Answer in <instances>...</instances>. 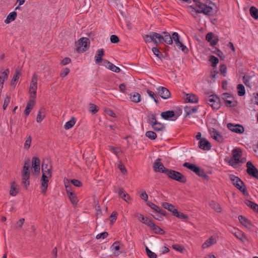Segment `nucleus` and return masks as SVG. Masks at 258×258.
Here are the masks:
<instances>
[{
	"label": "nucleus",
	"instance_id": "obj_1",
	"mask_svg": "<svg viewBox=\"0 0 258 258\" xmlns=\"http://www.w3.org/2000/svg\"><path fill=\"white\" fill-rule=\"evenodd\" d=\"M188 9H191V11L196 13H203L206 15H212L214 11L217 12L218 8L212 1L207 0L206 3L199 2L198 4L197 9L196 10L192 6L187 7Z\"/></svg>",
	"mask_w": 258,
	"mask_h": 258
},
{
	"label": "nucleus",
	"instance_id": "obj_2",
	"mask_svg": "<svg viewBox=\"0 0 258 258\" xmlns=\"http://www.w3.org/2000/svg\"><path fill=\"white\" fill-rule=\"evenodd\" d=\"M30 160L29 158L25 159L24 165L22 171V183L27 188L29 185L30 171L29 170Z\"/></svg>",
	"mask_w": 258,
	"mask_h": 258
},
{
	"label": "nucleus",
	"instance_id": "obj_3",
	"mask_svg": "<svg viewBox=\"0 0 258 258\" xmlns=\"http://www.w3.org/2000/svg\"><path fill=\"white\" fill-rule=\"evenodd\" d=\"M76 50L79 53L87 51L90 46V40L87 37H82L75 43Z\"/></svg>",
	"mask_w": 258,
	"mask_h": 258
},
{
	"label": "nucleus",
	"instance_id": "obj_4",
	"mask_svg": "<svg viewBox=\"0 0 258 258\" xmlns=\"http://www.w3.org/2000/svg\"><path fill=\"white\" fill-rule=\"evenodd\" d=\"M165 174H166L169 178L179 182L184 183L187 181L186 178L185 176L182 175L181 173L175 170L171 169L166 170L165 171Z\"/></svg>",
	"mask_w": 258,
	"mask_h": 258
},
{
	"label": "nucleus",
	"instance_id": "obj_5",
	"mask_svg": "<svg viewBox=\"0 0 258 258\" xmlns=\"http://www.w3.org/2000/svg\"><path fill=\"white\" fill-rule=\"evenodd\" d=\"M230 180L232 181L233 184L239 190H240L244 195L247 194V189L245 187L244 182L240 179V178L237 177L233 174L230 175L229 176Z\"/></svg>",
	"mask_w": 258,
	"mask_h": 258
},
{
	"label": "nucleus",
	"instance_id": "obj_6",
	"mask_svg": "<svg viewBox=\"0 0 258 258\" xmlns=\"http://www.w3.org/2000/svg\"><path fill=\"white\" fill-rule=\"evenodd\" d=\"M206 101L214 109L217 110L220 107V100L216 95H211L208 97Z\"/></svg>",
	"mask_w": 258,
	"mask_h": 258
},
{
	"label": "nucleus",
	"instance_id": "obj_7",
	"mask_svg": "<svg viewBox=\"0 0 258 258\" xmlns=\"http://www.w3.org/2000/svg\"><path fill=\"white\" fill-rule=\"evenodd\" d=\"M52 176V173H42L41 179L42 192L45 194L48 187V182Z\"/></svg>",
	"mask_w": 258,
	"mask_h": 258
},
{
	"label": "nucleus",
	"instance_id": "obj_8",
	"mask_svg": "<svg viewBox=\"0 0 258 258\" xmlns=\"http://www.w3.org/2000/svg\"><path fill=\"white\" fill-rule=\"evenodd\" d=\"M222 98L227 107H234L236 105L237 102L234 100L233 97L228 93L222 94Z\"/></svg>",
	"mask_w": 258,
	"mask_h": 258
},
{
	"label": "nucleus",
	"instance_id": "obj_9",
	"mask_svg": "<svg viewBox=\"0 0 258 258\" xmlns=\"http://www.w3.org/2000/svg\"><path fill=\"white\" fill-rule=\"evenodd\" d=\"M233 159H231L229 163L230 165L234 166L239 163V157L242 156V151L239 148H235L232 150Z\"/></svg>",
	"mask_w": 258,
	"mask_h": 258
},
{
	"label": "nucleus",
	"instance_id": "obj_10",
	"mask_svg": "<svg viewBox=\"0 0 258 258\" xmlns=\"http://www.w3.org/2000/svg\"><path fill=\"white\" fill-rule=\"evenodd\" d=\"M172 38L178 48H181V51L184 53L188 52L189 50L187 47L183 45L182 41L179 40L178 33H172Z\"/></svg>",
	"mask_w": 258,
	"mask_h": 258
},
{
	"label": "nucleus",
	"instance_id": "obj_11",
	"mask_svg": "<svg viewBox=\"0 0 258 258\" xmlns=\"http://www.w3.org/2000/svg\"><path fill=\"white\" fill-rule=\"evenodd\" d=\"M227 128L232 132L238 134H242L244 132V128L243 125L239 124H234L228 123L227 125Z\"/></svg>",
	"mask_w": 258,
	"mask_h": 258
},
{
	"label": "nucleus",
	"instance_id": "obj_12",
	"mask_svg": "<svg viewBox=\"0 0 258 258\" xmlns=\"http://www.w3.org/2000/svg\"><path fill=\"white\" fill-rule=\"evenodd\" d=\"M246 167L247 174L258 179V170L250 161L246 163Z\"/></svg>",
	"mask_w": 258,
	"mask_h": 258
},
{
	"label": "nucleus",
	"instance_id": "obj_13",
	"mask_svg": "<svg viewBox=\"0 0 258 258\" xmlns=\"http://www.w3.org/2000/svg\"><path fill=\"white\" fill-rule=\"evenodd\" d=\"M155 34H157V36H156L158 44L160 43H162L165 42L168 44H172L173 43V38L171 35L169 34L168 35H165L164 36L161 35L160 33H155Z\"/></svg>",
	"mask_w": 258,
	"mask_h": 258
},
{
	"label": "nucleus",
	"instance_id": "obj_14",
	"mask_svg": "<svg viewBox=\"0 0 258 258\" xmlns=\"http://www.w3.org/2000/svg\"><path fill=\"white\" fill-rule=\"evenodd\" d=\"M153 168L155 172L163 173L165 174V171L168 169L166 168L161 163V159L158 158L156 159L153 165Z\"/></svg>",
	"mask_w": 258,
	"mask_h": 258
},
{
	"label": "nucleus",
	"instance_id": "obj_15",
	"mask_svg": "<svg viewBox=\"0 0 258 258\" xmlns=\"http://www.w3.org/2000/svg\"><path fill=\"white\" fill-rule=\"evenodd\" d=\"M158 94L164 99H167L170 97V92L168 89L164 87H159L158 89Z\"/></svg>",
	"mask_w": 258,
	"mask_h": 258
},
{
	"label": "nucleus",
	"instance_id": "obj_16",
	"mask_svg": "<svg viewBox=\"0 0 258 258\" xmlns=\"http://www.w3.org/2000/svg\"><path fill=\"white\" fill-rule=\"evenodd\" d=\"M157 34H155V33H153V35H145L143 36L145 41L146 43H150L152 41L154 42V43L156 45H158V39L156 37L157 36Z\"/></svg>",
	"mask_w": 258,
	"mask_h": 258
},
{
	"label": "nucleus",
	"instance_id": "obj_17",
	"mask_svg": "<svg viewBox=\"0 0 258 258\" xmlns=\"http://www.w3.org/2000/svg\"><path fill=\"white\" fill-rule=\"evenodd\" d=\"M199 147L204 150H209L211 148V143L205 138H202L199 142Z\"/></svg>",
	"mask_w": 258,
	"mask_h": 258
},
{
	"label": "nucleus",
	"instance_id": "obj_18",
	"mask_svg": "<svg viewBox=\"0 0 258 258\" xmlns=\"http://www.w3.org/2000/svg\"><path fill=\"white\" fill-rule=\"evenodd\" d=\"M40 161L37 157H34L32 160V166L35 173H39L40 172Z\"/></svg>",
	"mask_w": 258,
	"mask_h": 258
},
{
	"label": "nucleus",
	"instance_id": "obj_19",
	"mask_svg": "<svg viewBox=\"0 0 258 258\" xmlns=\"http://www.w3.org/2000/svg\"><path fill=\"white\" fill-rule=\"evenodd\" d=\"M206 39L210 42L211 46L216 45L218 41V37L214 35L213 33H207Z\"/></svg>",
	"mask_w": 258,
	"mask_h": 258
},
{
	"label": "nucleus",
	"instance_id": "obj_20",
	"mask_svg": "<svg viewBox=\"0 0 258 258\" xmlns=\"http://www.w3.org/2000/svg\"><path fill=\"white\" fill-rule=\"evenodd\" d=\"M210 134L214 139L219 143L223 142V138L220 133L215 128H213L210 130Z\"/></svg>",
	"mask_w": 258,
	"mask_h": 258
},
{
	"label": "nucleus",
	"instance_id": "obj_21",
	"mask_svg": "<svg viewBox=\"0 0 258 258\" xmlns=\"http://www.w3.org/2000/svg\"><path fill=\"white\" fill-rule=\"evenodd\" d=\"M42 173H52V166L50 162L47 161H43L41 166Z\"/></svg>",
	"mask_w": 258,
	"mask_h": 258
},
{
	"label": "nucleus",
	"instance_id": "obj_22",
	"mask_svg": "<svg viewBox=\"0 0 258 258\" xmlns=\"http://www.w3.org/2000/svg\"><path fill=\"white\" fill-rule=\"evenodd\" d=\"M135 216L137 218H138L141 222L146 224L148 227L151 224L152 222V220L147 217H144V215L141 214L137 213Z\"/></svg>",
	"mask_w": 258,
	"mask_h": 258
},
{
	"label": "nucleus",
	"instance_id": "obj_23",
	"mask_svg": "<svg viewBox=\"0 0 258 258\" xmlns=\"http://www.w3.org/2000/svg\"><path fill=\"white\" fill-rule=\"evenodd\" d=\"M103 62L104 64H106V67L109 69L110 70L112 71V72H115V73H119L120 71V69L115 66L114 64L110 62L107 60H103Z\"/></svg>",
	"mask_w": 258,
	"mask_h": 258
},
{
	"label": "nucleus",
	"instance_id": "obj_24",
	"mask_svg": "<svg viewBox=\"0 0 258 258\" xmlns=\"http://www.w3.org/2000/svg\"><path fill=\"white\" fill-rule=\"evenodd\" d=\"M118 193L119 196L126 202L129 203L131 201L130 196L128 194L125 192L123 188H119Z\"/></svg>",
	"mask_w": 258,
	"mask_h": 258
},
{
	"label": "nucleus",
	"instance_id": "obj_25",
	"mask_svg": "<svg viewBox=\"0 0 258 258\" xmlns=\"http://www.w3.org/2000/svg\"><path fill=\"white\" fill-rule=\"evenodd\" d=\"M35 104V100L33 99L29 100V102L27 103L25 110L24 111V113L26 116L29 115L30 112L32 109L33 106Z\"/></svg>",
	"mask_w": 258,
	"mask_h": 258
},
{
	"label": "nucleus",
	"instance_id": "obj_26",
	"mask_svg": "<svg viewBox=\"0 0 258 258\" xmlns=\"http://www.w3.org/2000/svg\"><path fill=\"white\" fill-rule=\"evenodd\" d=\"M104 55V50L103 49H99L97 51V54L95 56V62L97 64H99L102 60V57Z\"/></svg>",
	"mask_w": 258,
	"mask_h": 258
},
{
	"label": "nucleus",
	"instance_id": "obj_27",
	"mask_svg": "<svg viewBox=\"0 0 258 258\" xmlns=\"http://www.w3.org/2000/svg\"><path fill=\"white\" fill-rule=\"evenodd\" d=\"M162 206L165 209L168 210L169 211L171 212L173 215L174 216L175 214V211H177V210L175 208L174 206L172 205L171 204H169L168 203L164 202L162 204Z\"/></svg>",
	"mask_w": 258,
	"mask_h": 258
},
{
	"label": "nucleus",
	"instance_id": "obj_28",
	"mask_svg": "<svg viewBox=\"0 0 258 258\" xmlns=\"http://www.w3.org/2000/svg\"><path fill=\"white\" fill-rule=\"evenodd\" d=\"M155 233L159 234H163L164 231L160 228L159 226L156 225L153 222L149 226Z\"/></svg>",
	"mask_w": 258,
	"mask_h": 258
},
{
	"label": "nucleus",
	"instance_id": "obj_29",
	"mask_svg": "<svg viewBox=\"0 0 258 258\" xmlns=\"http://www.w3.org/2000/svg\"><path fill=\"white\" fill-rule=\"evenodd\" d=\"M130 99L133 102L138 103L141 100V96L139 93L134 92L130 94Z\"/></svg>",
	"mask_w": 258,
	"mask_h": 258
},
{
	"label": "nucleus",
	"instance_id": "obj_30",
	"mask_svg": "<svg viewBox=\"0 0 258 258\" xmlns=\"http://www.w3.org/2000/svg\"><path fill=\"white\" fill-rule=\"evenodd\" d=\"M175 115L174 111L172 110H168L165 112H162L161 113V116L164 119H168L169 118L174 117Z\"/></svg>",
	"mask_w": 258,
	"mask_h": 258
},
{
	"label": "nucleus",
	"instance_id": "obj_31",
	"mask_svg": "<svg viewBox=\"0 0 258 258\" xmlns=\"http://www.w3.org/2000/svg\"><path fill=\"white\" fill-rule=\"evenodd\" d=\"M216 242L215 239L213 236L210 237L203 244L202 247L203 249L206 248L213 245Z\"/></svg>",
	"mask_w": 258,
	"mask_h": 258
},
{
	"label": "nucleus",
	"instance_id": "obj_32",
	"mask_svg": "<svg viewBox=\"0 0 258 258\" xmlns=\"http://www.w3.org/2000/svg\"><path fill=\"white\" fill-rule=\"evenodd\" d=\"M151 126L156 132H163L165 129V125L159 122H157L154 125H151Z\"/></svg>",
	"mask_w": 258,
	"mask_h": 258
},
{
	"label": "nucleus",
	"instance_id": "obj_33",
	"mask_svg": "<svg viewBox=\"0 0 258 258\" xmlns=\"http://www.w3.org/2000/svg\"><path fill=\"white\" fill-rule=\"evenodd\" d=\"M21 75L20 72L17 70H16L15 74L14 75L12 81L11 82V85L13 86L14 88L15 87L16 85L19 80V77Z\"/></svg>",
	"mask_w": 258,
	"mask_h": 258
},
{
	"label": "nucleus",
	"instance_id": "obj_34",
	"mask_svg": "<svg viewBox=\"0 0 258 258\" xmlns=\"http://www.w3.org/2000/svg\"><path fill=\"white\" fill-rule=\"evenodd\" d=\"M238 219L240 222L245 227H249L251 225L250 222L243 216H239Z\"/></svg>",
	"mask_w": 258,
	"mask_h": 258
},
{
	"label": "nucleus",
	"instance_id": "obj_35",
	"mask_svg": "<svg viewBox=\"0 0 258 258\" xmlns=\"http://www.w3.org/2000/svg\"><path fill=\"white\" fill-rule=\"evenodd\" d=\"M183 166L184 167H186V168H188V169L190 170L191 171H193L194 172H196V171H198V168L199 167L197 166L196 165H195L192 163H190L189 162H185L183 164Z\"/></svg>",
	"mask_w": 258,
	"mask_h": 258
},
{
	"label": "nucleus",
	"instance_id": "obj_36",
	"mask_svg": "<svg viewBox=\"0 0 258 258\" xmlns=\"http://www.w3.org/2000/svg\"><path fill=\"white\" fill-rule=\"evenodd\" d=\"M209 205L212 208H213L216 212H219V213L221 212L222 208L219 204L216 203L214 201H211L210 202Z\"/></svg>",
	"mask_w": 258,
	"mask_h": 258
},
{
	"label": "nucleus",
	"instance_id": "obj_37",
	"mask_svg": "<svg viewBox=\"0 0 258 258\" xmlns=\"http://www.w3.org/2000/svg\"><path fill=\"white\" fill-rule=\"evenodd\" d=\"M186 99L188 102L190 103H197L198 102V97L192 94H188L186 95Z\"/></svg>",
	"mask_w": 258,
	"mask_h": 258
},
{
	"label": "nucleus",
	"instance_id": "obj_38",
	"mask_svg": "<svg viewBox=\"0 0 258 258\" xmlns=\"http://www.w3.org/2000/svg\"><path fill=\"white\" fill-rule=\"evenodd\" d=\"M18 192V189L17 188L16 183L13 181L11 184V187L10 190V194L12 196H15Z\"/></svg>",
	"mask_w": 258,
	"mask_h": 258
},
{
	"label": "nucleus",
	"instance_id": "obj_39",
	"mask_svg": "<svg viewBox=\"0 0 258 258\" xmlns=\"http://www.w3.org/2000/svg\"><path fill=\"white\" fill-rule=\"evenodd\" d=\"M16 17L17 13L16 12H11L8 15L6 20H5V22L6 23H9L11 21L15 20Z\"/></svg>",
	"mask_w": 258,
	"mask_h": 258
},
{
	"label": "nucleus",
	"instance_id": "obj_40",
	"mask_svg": "<svg viewBox=\"0 0 258 258\" xmlns=\"http://www.w3.org/2000/svg\"><path fill=\"white\" fill-rule=\"evenodd\" d=\"M198 171H196V172H195L197 175L205 179L208 180V176L203 169L198 167Z\"/></svg>",
	"mask_w": 258,
	"mask_h": 258
},
{
	"label": "nucleus",
	"instance_id": "obj_41",
	"mask_svg": "<svg viewBox=\"0 0 258 258\" xmlns=\"http://www.w3.org/2000/svg\"><path fill=\"white\" fill-rule=\"evenodd\" d=\"M184 109L187 115H190V114L196 112L197 111V108L196 107L186 106L184 107Z\"/></svg>",
	"mask_w": 258,
	"mask_h": 258
},
{
	"label": "nucleus",
	"instance_id": "obj_42",
	"mask_svg": "<svg viewBox=\"0 0 258 258\" xmlns=\"http://www.w3.org/2000/svg\"><path fill=\"white\" fill-rule=\"evenodd\" d=\"M249 13L252 17L255 19H258V10L255 7L253 6L250 7Z\"/></svg>",
	"mask_w": 258,
	"mask_h": 258
},
{
	"label": "nucleus",
	"instance_id": "obj_43",
	"mask_svg": "<svg viewBox=\"0 0 258 258\" xmlns=\"http://www.w3.org/2000/svg\"><path fill=\"white\" fill-rule=\"evenodd\" d=\"M245 204L249 207H250L251 209L253 210V211L255 212L256 209L258 208V205L253 203V202L249 200H246L245 202Z\"/></svg>",
	"mask_w": 258,
	"mask_h": 258
},
{
	"label": "nucleus",
	"instance_id": "obj_44",
	"mask_svg": "<svg viewBox=\"0 0 258 258\" xmlns=\"http://www.w3.org/2000/svg\"><path fill=\"white\" fill-rule=\"evenodd\" d=\"M75 122H76L75 118L74 117H73L72 118V119H71L69 121H67L66 123V124L64 126V128L66 130H69V129L72 128L75 125Z\"/></svg>",
	"mask_w": 258,
	"mask_h": 258
},
{
	"label": "nucleus",
	"instance_id": "obj_45",
	"mask_svg": "<svg viewBox=\"0 0 258 258\" xmlns=\"http://www.w3.org/2000/svg\"><path fill=\"white\" fill-rule=\"evenodd\" d=\"M37 89V87H30L29 93L30 94V99H33L35 100V98L36 95Z\"/></svg>",
	"mask_w": 258,
	"mask_h": 258
},
{
	"label": "nucleus",
	"instance_id": "obj_46",
	"mask_svg": "<svg viewBox=\"0 0 258 258\" xmlns=\"http://www.w3.org/2000/svg\"><path fill=\"white\" fill-rule=\"evenodd\" d=\"M237 93L239 96H242L245 94V88L243 85L238 84L237 86Z\"/></svg>",
	"mask_w": 258,
	"mask_h": 258
},
{
	"label": "nucleus",
	"instance_id": "obj_47",
	"mask_svg": "<svg viewBox=\"0 0 258 258\" xmlns=\"http://www.w3.org/2000/svg\"><path fill=\"white\" fill-rule=\"evenodd\" d=\"M148 123L151 124V125H154L158 121L157 120L156 115L154 114H152L149 117V119L148 121Z\"/></svg>",
	"mask_w": 258,
	"mask_h": 258
},
{
	"label": "nucleus",
	"instance_id": "obj_48",
	"mask_svg": "<svg viewBox=\"0 0 258 258\" xmlns=\"http://www.w3.org/2000/svg\"><path fill=\"white\" fill-rule=\"evenodd\" d=\"M30 87H37V76L34 74L32 77Z\"/></svg>",
	"mask_w": 258,
	"mask_h": 258
},
{
	"label": "nucleus",
	"instance_id": "obj_49",
	"mask_svg": "<svg viewBox=\"0 0 258 258\" xmlns=\"http://www.w3.org/2000/svg\"><path fill=\"white\" fill-rule=\"evenodd\" d=\"M64 185H65V187L66 188V191H67L68 195L70 192H73L71 191V185L70 184V180L68 179L65 178L64 179Z\"/></svg>",
	"mask_w": 258,
	"mask_h": 258
},
{
	"label": "nucleus",
	"instance_id": "obj_50",
	"mask_svg": "<svg viewBox=\"0 0 258 258\" xmlns=\"http://www.w3.org/2000/svg\"><path fill=\"white\" fill-rule=\"evenodd\" d=\"M68 196L70 199V201L73 205L76 204L78 203V201L75 194L74 192H70Z\"/></svg>",
	"mask_w": 258,
	"mask_h": 258
},
{
	"label": "nucleus",
	"instance_id": "obj_51",
	"mask_svg": "<svg viewBox=\"0 0 258 258\" xmlns=\"http://www.w3.org/2000/svg\"><path fill=\"white\" fill-rule=\"evenodd\" d=\"M152 51L153 53L160 59H162V58H164L163 54L159 51V50L157 47H153Z\"/></svg>",
	"mask_w": 258,
	"mask_h": 258
},
{
	"label": "nucleus",
	"instance_id": "obj_52",
	"mask_svg": "<svg viewBox=\"0 0 258 258\" xmlns=\"http://www.w3.org/2000/svg\"><path fill=\"white\" fill-rule=\"evenodd\" d=\"M146 136L150 139L153 140L157 138V134L153 131H147L145 134Z\"/></svg>",
	"mask_w": 258,
	"mask_h": 258
},
{
	"label": "nucleus",
	"instance_id": "obj_53",
	"mask_svg": "<svg viewBox=\"0 0 258 258\" xmlns=\"http://www.w3.org/2000/svg\"><path fill=\"white\" fill-rule=\"evenodd\" d=\"M31 142H32V138L30 136H29L27 137V138L24 143V148L25 150H27L30 148L31 144Z\"/></svg>",
	"mask_w": 258,
	"mask_h": 258
},
{
	"label": "nucleus",
	"instance_id": "obj_54",
	"mask_svg": "<svg viewBox=\"0 0 258 258\" xmlns=\"http://www.w3.org/2000/svg\"><path fill=\"white\" fill-rule=\"evenodd\" d=\"M98 107L96 105L92 103L89 104V111L92 113L95 114L98 111Z\"/></svg>",
	"mask_w": 258,
	"mask_h": 258
},
{
	"label": "nucleus",
	"instance_id": "obj_55",
	"mask_svg": "<svg viewBox=\"0 0 258 258\" xmlns=\"http://www.w3.org/2000/svg\"><path fill=\"white\" fill-rule=\"evenodd\" d=\"M44 110V108H42L38 111V113L37 114V118H36V121L37 122H41L45 117L44 114L43 115H41V113H42V110Z\"/></svg>",
	"mask_w": 258,
	"mask_h": 258
},
{
	"label": "nucleus",
	"instance_id": "obj_56",
	"mask_svg": "<svg viewBox=\"0 0 258 258\" xmlns=\"http://www.w3.org/2000/svg\"><path fill=\"white\" fill-rule=\"evenodd\" d=\"M174 216L182 219H187L188 216L183 214L182 213L179 212L178 210L175 211Z\"/></svg>",
	"mask_w": 258,
	"mask_h": 258
},
{
	"label": "nucleus",
	"instance_id": "obj_57",
	"mask_svg": "<svg viewBox=\"0 0 258 258\" xmlns=\"http://www.w3.org/2000/svg\"><path fill=\"white\" fill-rule=\"evenodd\" d=\"M209 60L212 63V65L213 67H215L219 62L218 58L214 55H211L210 56Z\"/></svg>",
	"mask_w": 258,
	"mask_h": 258
},
{
	"label": "nucleus",
	"instance_id": "obj_58",
	"mask_svg": "<svg viewBox=\"0 0 258 258\" xmlns=\"http://www.w3.org/2000/svg\"><path fill=\"white\" fill-rule=\"evenodd\" d=\"M146 251L149 258H157L156 254L150 250L147 247H146Z\"/></svg>",
	"mask_w": 258,
	"mask_h": 258
},
{
	"label": "nucleus",
	"instance_id": "obj_59",
	"mask_svg": "<svg viewBox=\"0 0 258 258\" xmlns=\"http://www.w3.org/2000/svg\"><path fill=\"white\" fill-rule=\"evenodd\" d=\"M235 236L239 240L241 241L244 240V238L245 239V236L243 233L240 231H238L234 233Z\"/></svg>",
	"mask_w": 258,
	"mask_h": 258
},
{
	"label": "nucleus",
	"instance_id": "obj_60",
	"mask_svg": "<svg viewBox=\"0 0 258 258\" xmlns=\"http://www.w3.org/2000/svg\"><path fill=\"white\" fill-rule=\"evenodd\" d=\"M250 80H251V77H248V76H243V83H244V84L247 86V87H250Z\"/></svg>",
	"mask_w": 258,
	"mask_h": 258
},
{
	"label": "nucleus",
	"instance_id": "obj_61",
	"mask_svg": "<svg viewBox=\"0 0 258 258\" xmlns=\"http://www.w3.org/2000/svg\"><path fill=\"white\" fill-rule=\"evenodd\" d=\"M147 204L149 207H150L152 209L154 210L156 212L160 211V207L156 206L154 204H153L151 202H147Z\"/></svg>",
	"mask_w": 258,
	"mask_h": 258
},
{
	"label": "nucleus",
	"instance_id": "obj_62",
	"mask_svg": "<svg viewBox=\"0 0 258 258\" xmlns=\"http://www.w3.org/2000/svg\"><path fill=\"white\" fill-rule=\"evenodd\" d=\"M70 71L69 68H66L63 69L60 72V76L62 78L65 77L69 74Z\"/></svg>",
	"mask_w": 258,
	"mask_h": 258
},
{
	"label": "nucleus",
	"instance_id": "obj_63",
	"mask_svg": "<svg viewBox=\"0 0 258 258\" xmlns=\"http://www.w3.org/2000/svg\"><path fill=\"white\" fill-rule=\"evenodd\" d=\"M70 182L77 187H81L82 185L81 182L77 179H73Z\"/></svg>",
	"mask_w": 258,
	"mask_h": 258
},
{
	"label": "nucleus",
	"instance_id": "obj_64",
	"mask_svg": "<svg viewBox=\"0 0 258 258\" xmlns=\"http://www.w3.org/2000/svg\"><path fill=\"white\" fill-rule=\"evenodd\" d=\"M117 213L115 211H113L111 215L110 216V218L111 219L110 220V223L111 224H113L116 220L117 219Z\"/></svg>",
	"mask_w": 258,
	"mask_h": 258
}]
</instances>
